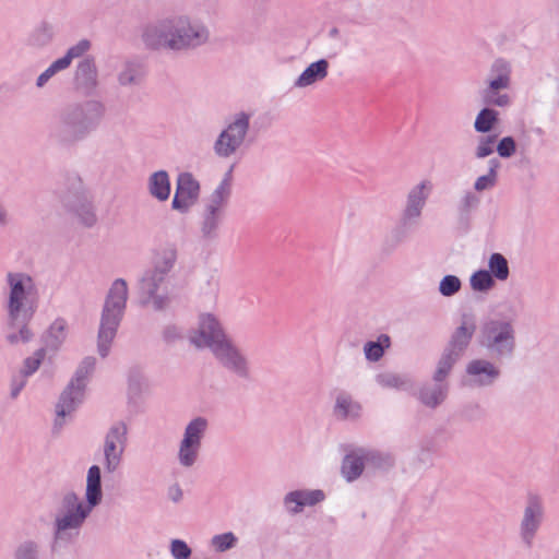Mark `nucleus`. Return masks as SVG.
Instances as JSON below:
<instances>
[{
	"label": "nucleus",
	"mask_w": 559,
	"mask_h": 559,
	"mask_svg": "<svg viewBox=\"0 0 559 559\" xmlns=\"http://www.w3.org/2000/svg\"><path fill=\"white\" fill-rule=\"evenodd\" d=\"M209 29L186 15L163 19L145 27L142 39L153 50L187 51L209 40Z\"/></svg>",
	"instance_id": "nucleus-1"
},
{
	"label": "nucleus",
	"mask_w": 559,
	"mask_h": 559,
	"mask_svg": "<svg viewBox=\"0 0 559 559\" xmlns=\"http://www.w3.org/2000/svg\"><path fill=\"white\" fill-rule=\"evenodd\" d=\"M106 107L98 99H85L63 107L51 127L50 136L61 145L84 141L102 124Z\"/></svg>",
	"instance_id": "nucleus-2"
},
{
	"label": "nucleus",
	"mask_w": 559,
	"mask_h": 559,
	"mask_svg": "<svg viewBox=\"0 0 559 559\" xmlns=\"http://www.w3.org/2000/svg\"><path fill=\"white\" fill-rule=\"evenodd\" d=\"M127 300V282L123 278L115 280L105 297L97 334V350L103 358L109 354L110 345L126 311Z\"/></svg>",
	"instance_id": "nucleus-3"
},
{
	"label": "nucleus",
	"mask_w": 559,
	"mask_h": 559,
	"mask_svg": "<svg viewBox=\"0 0 559 559\" xmlns=\"http://www.w3.org/2000/svg\"><path fill=\"white\" fill-rule=\"evenodd\" d=\"M61 510L62 512L56 515L52 524V550L76 538L93 511L86 500L81 501L74 491H68L63 495Z\"/></svg>",
	"instance_id": "nucleus-4"
},
{
	"label": "nucleus",
	"mask_w": 559,
	"mask_h": 559,
	"mask_svg": "<svg viewBox=\"0 0 559 559\" xmlns=\"http://www.w3.org/2000/svg\"><path fill=\"white\" fill-rule=\"evenodd\" d=\"M479 342L498 360L513 358L516 349V332L511 318L486 319L479 331Z\"/></svg>",
	"instance_id": "nucleus-5"
},
{
	"label": "nucleus",
	"mask_w": 559,
	"mask_h": 559,
	"mask_svg": "<svg viewBox=\"0 0 559 559\" xmlns=\"http://www.w3.org/2000/svg\"><path fill=\"white\" fill-rule=\"evenodd\" d=\"M96 359L92 356L83 358L73 378L67 384L56 405L57 418L55 427H62L67 415H70L83 402L87 377L94 371Z\"/></svg>",
	"instance_id": "nucleus-6"
},
{
	"label": "nucleus",
	"mask_w": 559,
	"mask_h": 559,
	"mask_svg": "<svg viewBox=\"0 0 559 559\" xmlns=\"http://www.w3.org/2000/svg\"><path fill=\"white\" fill-rule=\"evenodd\" d=\"M7 281L10 286L8 313L9 318L16 321L19 316L32 319L36 306L31 296L35 293L33 278L25 273H8Z\"/></svg>",
	"instance_id": "nucleus-7"
},
{
	"label": "nucleus",
	"mask_w": 559,
	"mask_h": 559,
	"mask_svg": "<svg viewBox=\"0 0 559 559\" xmlns=\"http://www.w3.org/2000/svg\"><path fill=\"white\" fill-rule=\"evenodd\" d=\"M178 260V248L175 242H167L155 249L152 254V267L147 269L139 282L148 296L157 292L174 270Z\"/></svg>",
	"instance_id": "nucleus-8"
},
{
	"label": "nucleus",
	"mask_w": 559,
	"mask_h": 559,
	"mask_svg": "<svg viewBox=\"0 0 559 559\" xmlns=\"http://www.w3.org/2000/svg\"><path fill=\"white\" fill-rule=\"evenodd\" d=\"M60 201L68 211L74 213L82 225L93 227L97 222L94 205L80 177L69 179L66 191L60 193Z\"/></svg>",
	"instance_id": "nucleus-9"
},
{
	"label": "nucleus",
	"mask_w": 559,
	"mask_h": 559,
	"mask_svg": "<svg viewBox=\"0 0 559 559\" xmlns=\"http://www.w3.org/2000/svg\"><path fill=\"white\" fill-rule=\"evenodd\" d=\"M190 343L198 349L209 348L215 354L231 338L226 334L221 321L212 313H202L199 317L198 329L189 335Z\"/></svg>",
	"instance_id": "nucleus-10"
},
{
	"label": "nucleus",
	"mask_w": 559,
	"mask_h": 559,
	"mask_svg": "<svg viewBox=\"0 0 559 559\" xmlns=\"http://www.w3.org/2000/svg\"><path fill=\"white\" fill-rule=\"evenodd\" d=\"M250 127V115L240 111L234 120L224 129L214 143V152L217 156L227 158L242 145Z\"/></svg>",
	"instance_id": "nucleus-11"
},
{
	"label": "nucleus",
	"mask_w": 559,
	"mask_h": 559,
	"mask_svg": "<svg viewBox=\"0 0 559 559\" xmlns=\"http://www.w3.org/2000/svg\"><path fill=\"white\" fill-rule=\"evenodd\" d=\"M545 519L543 499L535 493L526 498L525 507L519 525V536L525 548L531 549Z\"/></svg>",
	"instance_id": "nucleus-12"
},
{
	"label": "nucleus",
	"mask_w": 559,
	"mask_h": 559,
	"mask_svg": "<svg viewBox=\"0 0 559 559\" xmlns=\"http://www.w3.org/2000/svg\"><path fill=\"white\" fill-rule=\"evenodd\" d=\"M466 316H463V322L457 326L451 335V338L445 346L441 357L438 360L439 373H443V369H453L456 361L464 354L476 330L474 322L467 325L465 321Z\"/></svg>",
	"instance_id": "nucleus-13"
},
{
	"label": "nucleus",
	"mask_w": 559,
	"mask_h": 559,
	"mask_svg": "<svg viewBox=\"0 0 559 559\" xmlns=\"http://www.w3.org/2000/svg\"><path fill=\"white\" fill-rule=\"evenodd\" d=\"M207 426V419L201 416L187 425L178 452L179 463L183 467H191L195 463Z\"/></svg>",
	"instance_id": "nucleus-14"
},
{
	"label": "nucleus",
	"mask_w": 559,
	"mask_h": 559,
	"mask_svg": "<svg viewBox=\"0 0 559 559\" xmlns=\"http://www.w3.org/2000/svg\"><path fill=\"white\" fill-rule=\"evenodd\" d=\"M127 441V425L123 421L115 423L107 431L104 441V465L108 473H114L120 465Z\"/></svg>",
	"instance_id": "nucleus-15"
},
{
	"label": "nucleus",
	"mask_w": 559,
	"mask_h": 559,
	"mask_svg": "<svg viewBox=\"0 0 559 559\" xmlns=\"http://www.w3.org/2000/svg\"><path fill=\"white\" fill-rule=\"evenodd\" d=\"M443 373H439V364L432 374L433 383H424L417 394V400L426 407L436 409L444 403L449 395L450 384L447 378L451 373V369H443Z\"/></svg>",
	"instance_id": "nucleus-16"
},
{
	"label": "nucleus",
	"mask_w": 559,
	"mask_h": 559,
	"mask_svg": "<svg viewBox=\"0 0 559 559\" xmlns=\"http://www.w3.org/2000/svg\"><path fill=\"white\" fill-rule=\"evenodd\" d=\"M425 182H420L415 186L407 195L406 207L403 212L402 223L392 231V237L395 240V245L402 242L406 235V226L414 219H417L421 215L423 207L425 206L427 194L424 192Z\"/></svg>",
	"instance_id": "nucleus-17"
},
{
	"label": "nucleus",
	"mask_w": 559,
	"mask_h": 559,
	"mask_svg": "<svg viewBox=\"0 0 559 559\" xmlns=\"http://www.w3.org/2000/svg\"><path fill=\"white\" fill-rule=\"evenodd\" d=\"M213 356L229 372L240 379H250V364L246 355L230 341Z\"/></svg>",
	"instance_id": "nucleus-18"
},
{
	"label": "nucleus",
	"mask_w": 559,
	"mask_h": 559,
	"mask_svg": "<svg viewBox=\"0 0 559 559\" xmlns=\"http://www.w3.org/2000/svg\"><path fill=\"white\" fill-rule=\"evenodd\" d=\"M73 85L85 96H91L96 92L98 69L93 56H85L78 62L73 74Z\"/></svg>",
	"instance_id": "nucleus-19"
},
{
	"label": "nucleus",
	"mask_w": 559,
	"mask_h": 559,
	"mask_svg": "<svg viewBox=\"0 0 559 559\" xmlns=\"http://www.w3.org/2000/svg\"><path fill=\"white\" fill-rule=\"evenodd\" d=\"M471 384L478 388L491 386L501 376V370L492 361L484 358L472 359L465 368Z\"/></svg>",
	"instance_id": "nucleus-20"
},
{
	"label": "nucleus",
	"mask_w": 559,
	"mask_h": 559,
	"mask_svg": "<svg viewBox=\"0 0 559 559\" xmlns=\"http://www.w3.org/2000/svg\"><path fill=\"white\" fill-rule=\"evenodd\" d=\"M480 198L473 191H465L455 206L454 230L457 235L469 231L473 222V213L478 209Z\"/></svg>",
	"instance_id": "nucleus-21"
},
{
	"label": "nucleus",
	"mask_w": 559,
	"mask_h": 559,
	"mask_svg": "<svg viewBox=\"0 0 559 559\" xmlns=\"http://www.w3.org/2000/svg\"><path fill=\"white\" fill-rule=\"evenodd\" d=\"M325 498L320 489L313 490H294L285 495L283 502L290 514H297L302 511L304 507L316 506Z\"/></svg>",
	"instance_id": "nucleus-22"
},
{
	"label": "nucleus",
	"mask_w": 559,
	"mask_h": 559,
	"mask_svg": "<svg viewBox=\"0 0 559 559\" xmlns=\"http://www.w3.org/2000/svg\"><path fill=\"white\" fill-rule=\"evenodd\" d=\"M224 218L225 210L204 207L200 221L201 237L206 241L216 240Z\"/></svg>",
	"instance_id": "nucleus-23"
},
{
	"label": "nucleus",
	"mask_w": 559,
	"mask_h": 559,
	"mask_svg": "<svg viewBox=\"0 0 559 559\" xmlns=\"http://www.w3.org/2000/svg\"><path fill=\"white\" fill-rule=\"evenodd\" d=\"M365 468L364 447L353 449L342 460L341 473L348 483L358 479Z\"/></svg>",
	"instance_id": "nucleus-24"
},
{
	"label": "nucleus",
	"mask_w": 559,
	"mask_h": 559,
	"mask_svg": "<svg viewBox=\"0 0 559 559\" xmlns=\"http://www.w3.org/2000/svg\"><path fill=\"white\" fill-rule=\"evenodd\" d=\"M67 321L63 318H57L43 334L41 341L46 353H57L67 338Z\"/></svg>",
	"instance_id": "nucleus-25"
},
{
	"label": "nucleus",
	"mask_w": 559,
	"mask_h": 559,
	"mask_svg": "<svg viewBox=\"0 0 559 559\" xmlns=\"http://www.w3.org/2000/svg\"><path fill=\"white\" fill-rule=\"evenodd\" d=\"M329 61L324 58L311 62L294 82L295 87L304 88L324 80L329 73Z\"/></svg>",
	"instance_id": "nucleus-26"
},
{
	"label": "nucleus",
	"mask_w": 559,
	"mask_h": 559,
	"mask_svg": "<svg viewBox=\"0 0 559 559\" xmlns=\"http://www.w3.org/2000/svg\"><path fill=\"white\" fill-rule=\"evenodd\" d=\"M85 500L92 509L99 506L103 500L102 471L98 465H92L87 471Z\"/></svg>",
	"instance_id": "nucleus-27"
},
{
	"label": "nucleus",
	"mask_w": 559,
	"mask_h": 559,
	"mask_svg": "<svg viewBox=\"0 0 559 559\" xmlns=\"http://www.w3.org/2000/svg\"><path fill=\"white\" fill-rule=\"evenodd\" d=\"M333 414L340 420H355L360 417L361 405L347 393H340L336 396Z\"/></svg>",
	"instance_id": "nucleus-28"
},
{
	"label": "nucleus",
	"mask_w": 559,
	"mask_h": 559,
	"mask_svg": "<svg viewBox=\"0 0 559 559\" xmlns=\"http://www.w3.org/2000/svg\"><path fill=\"white\" fill-rule=\"evenodd\" d=\"M365 464L368 471L389 472L395 465L394 456L389 452L364 448Z\"/></svg>",
	"instance_id": "nucleus-29"
},
{
	"label": "nucleus",
	"mask_w": 559,
	"mask_h": 559,
	"mask_svg": "<svg viewBox=\"0 0 559 559\" xmlns=\"http://www.w3.org/2000/svg\"><path fill=\"white\" fill-rule=\"evenodd\" d=\"M509 87L504 85H497L495 82L487 81L486 87L480 91V98L483 104L488 107H508L511 105V97L502 91Z\"/></svg>",
	"instance_id": "nucleus-30"
},
{
	"label": "nucleus",
	"mask_w": 559,
	"mask_h": 559,
	"mask_svg": "<svg viewBox=\"0 0 559 559\" xmlns=\"http://www.w3.org/2000/svg\"><path fill=\"white\" fill-rule=\"evenodd\" d=\"M147 189L150 194L156 200L164 202L170 195V179L166 170H157L153 173L147 180Z\"/></svg>",
	"instance_id": "nucleus-31"
},
{
	"label": "nucleus",
	"mask_w": 559,
	"mask_h": 559,
	"mask_svg": "<svg viewBox=\"0 0 559 559\" xmlns=\"http://www.w3.org/2000/svg\"><path fill=\"white\" fill-rule=\"evenodd\" d=\"M374 380L383 389L411 391L414 386V382L409 376L391 371L376 374Z\"/></svg>",
	"instance_id": "nucleus-32"
},
{
	"label": "nucleus",
	"mask_w": 559,
	"mask_h": 559,
	"mask_svg": "<svg viewBox=\"0 0 559 559\" xmlns=\"http://www.w3.org/2000/svg\"><path fill=\"white\" fill-rule=\"evenodd\" d=\"M31 320L32 319H26L23 316H19L16 321L9 318V325L13 331L7 334V342L11 345L28 343L34 336V333L28 328Z\"/></svg>",
	"instance_id": "nucleus-33"
},
{
	"label": "nucleus",
	"mask_w": 559,
	"mask_h": 559,
	"mask_svg": "<svg viewBox=\"0 0 559 559\" xmlns=\"http://www.w3.org/2000/svg\"><path fill=\"white\" fill-rule=\"evenodd\" d=\"M10 559H43V546L38 540L23 539L14 546Z\"/></svg>",
	"instance_id": "nucleus-34"
},
{
	"label": "nucleus",
	"mask_w": 559,
	"mask_h": 559,
	"mask_svg": "<svg viewBox=\"0 0 559 559\" xmlns=\"http://www.w3.org/2000/svg\"><path fill=\"white\" fill-rule=\"evenodd\" d=\"M499 123V112L488 106L481 108L476 115L474 129L478 133H489Z\"/></svg>",
	"instance_id": "nucleus-35"
},
{
	"label": "nucleus",
	"mask_w": 559,
	"mask_h": 559,
	"mask_svg": "<svg viewBox=\"0 0 559 559\" xmlns=\"http://www.w3.org/2000/svg\"><path fill=\"white\" fill-rule=\"evenodd\" d=\"M177 194L186 195L190 201H197L200 193V183L190 173H181L177 177L176 191Z\"/></svg>",
	"instance_id": "nucleus-36"
},
{
	"label": "nucleus",
	"mask_w": 559,
	"mask_h": 559,
	"mask_svg": "<svg viewBox=\"0 0 559 559\" xmlns=\"http://www.w3.org/2000/svg\"><path fill=\"white\" fill-rule=\"evenodd\" d=\"M487 81L495 82L497 85H504L510 87L511 85V66L502 59H496L489 70V78Z\"/></svg>",
	"instance_id": "nucleus-37"
},
{
	"label": "nucleus",
	"mask_w": 559,
	"mask_h": 559,
	"mask_svg": "<svg viewBox=\"0 0 559 559\" xmlns=\"http://www.w3.org/2000/svg\"><path fill=\"white\" fill-rule=\"evenodd\" d=\"M55 31L53 26L47 22H41L34 31L29 34L28 45L34 48H44L51 44L53 39Z\"/></svg>",
	"instance_id": "nucleus-38"
},
{
	"label": "nucleus",
	"mask_w": 559,
	"mask_h": 559,
	"mask_svg": "<svg viewBox=\"0 0 559 559\" xmlns=\"http://www.w3.org/2000/svg\"><path fill=\"white\" fill-rule=\"evenodd\" d=\"M230 178L229 173L226 177L219 182L216 189L212 192L209 203L204 207H215L216 210H225V205L228 202L230 197Z\"/></svg>",
	"instance_id": "nucleus-39"
},
{
	"label": "nucleus",
	"mask_w": 559,
	"mask_h": 559,
	"mask_svg": "<svg viewBox=\"0 0 559 559\" xmlns=\"http://www.w3.org/2000/svg\"><path fill=\"white\" fill-rule=\"evenodd\" d=\"M501 163L498 158L493 157L488 162V173L479 176L474 182V189L478 192L493 188L498 179V169Z\"/></svg>",
	"instance_id": "nucleus-40"
},
{
	"label": "nucleus",
	"mask_w": 559,
	"mask_h": 559,
	"mask_svg": "<svg viewBox=\"0 0 559 559\" xmlns=\"http://www.w3.org/2000/svg\"><path fill=\"white\" fill-rule=\"evenodd\" d=\"M488 266L489 270L487 271L490 273L493 280L497 278L499 281H506L510 275L509 262L507 258L499 252H493L490 254Z\"/></svg>",
	"instance_id": "nucleus-41"
},
{
	"label": "nucleus",
	"mask_w": 559,
	"mask_h": 559,
	"mask_svg": "<svg viewBox=\"0 0 559 559\" xmlns=\"http://www.w3.org/2000/svg\"><path fill=\"white\" fill-rule=\"evenodd\" d=\"M469 284L473 290L484 293L491 289L496 282L487 270L481 269L472 274Z\"/></svg>",
	"instance_id": "nucleus-42"
},
{
	"label": "nucleus",
	"mask_w": 559,
	"mask_h": 559,
	"mask_svg": "<svg viewBox=\"0 0 559 559\" xmlns=\"http://www.w3.org/2000/svg\"><path fill=\"white\" fill-rule=\"evenodd\" d=\"M139 295L141 306L145 307L152 304L156 311L164 310L169 304V297L166 295H157V292H154L152 296L145 294L142 289V282H139Z\"/></svg>",
	"instance_id": "nucleus-43"
},
{
	"label": "nucleus",
	"mask_w": 559,
	"mask_h": 559,
	"mask_svg": "<svg viewBox=\"0 0 559 559\" xmlns=\"http://www.w3.org/2000/svg\"><path fill=\"white\" fill-rule=\"evenodd\" d=\"M146 386V382L144 376L139 367H132L128 371V391L132 396H139L144 388Z\"/></svg>",
	"instance_id": "nucleus-44"
},
{
	"label": "nucleus",
	"mask_w": 559,
	"mask_h": 559,
	"mask_svg": "<svg viewBox=\"0 0 559 559\" xmlns=\"http://www.w3.org/2000/svg\"><path fill=\"white\" fill-rule=\"evenodd\" d=\"M46 356V348H38L35 350L33 356L26 357L23 360V366L20 370V373L25 376L26 378L34 374L40 367L43 360Z\"/></svg>",
	"instance_id": "nucleus-45"
},
{
	"label": "nucleus",
	"mask_w": 559,
	"mask_h": 559,
	"mask_svg": "<svg viewBox=\"0 0 559 559\" xmlns=\"http://www.w3.org/2000/svg\"><path fill=\"white\" fill-rule=\"evenodd\" d=\"M91 49V41L88 39H81L75 45L71 46L66 55L59 58L63 64L69 68L72 60L83 57Z\"/></svg>",
	"instance_id": "nucleus-46"
},
{
	"label": "nucleus",
	"mask_w": 559,
	"mask_h": 559,
	"mask_svg": "<svg viewBox=\"0 0 559 559\" xmlns=\"http://www.w3.org/2000/svg\"><path fill=\"white\" fill-rule=\"evenodd\" d=\"M238 538L233 532L214 535L211 539V546L217 552H225L236 546Z\"/></svg>",
	"instance_id": "nucleus-47"
},
{
	"label": "nucleus",
	"mask_w": 559,
	"mask_h": 559,
	"mask_svg": "<svg viewBox=\"0 0 559 559\" xmlns=\"http://www.w3.org/2000/svg\"><path fill=\"white\" fill-rule=\"evenodd\" d=\"M462 282L456 275H444L439 283V293L443 297H452L460 292Z\"/></svg>",
	"instance_id": "nucleus-48"
},
{
	"label": "nucleus",
	"mask_w": 559,
	"mask_h": 559,
	"mask_svg": "<svg viewBox=\"0 0 559 559\" xmlns=\"http://www.w3.org/2000/svg\"><path fill=\"white\" fill-rule=\"evenodd\" d=\"M118 82L122 86L140 83L139 70L132 62H127L124 69L118 74Z\"/></svg>",
	"instance_id": "nucleus-49"
},
{
	"label": "nucleus",
	"mask_w": 559,
	"mask_h": 559,
	"mask_svg": "<svg viewBox=\"0 0 559 559\" xmlns=\"http://www.w3.org/2000/svg\"><path fill=\"white\" fill-rule=\"evenodd\" d=\"M496 142H497L496 134L480 136L478 140L476 150H475L476 158H485V157L491 155L495 151Z\"/></svg>",
	"instance_id": "nucleus-50"
},
{
	"label": "nucleus",
	"mask_w": 559,
	"mask_h": 559,
	"mask_svg": "<svg viewBox=\"0 0 559 559\" xmlns=\"http://www.w3.org/2000/svg\"><path fill=\"white\" fill-rule=\"evenodd\" d=\"M67 67L60 59L55 60L43 73H40L36 80V86L41 88L46 83L58 72L66 70Z\"/></svg>",
	"instance_id": "nucleus-51"
},
{
	"label": "nucleus",
	"mask_w": 559,
	"mask_h": 559,
	"mask_svg": "<svg viewBox=\"0 0 559 559\" xmlns=\"http://www.w3.org/2000/svg\"><path fill=\"white\" fill-rule=\"evenodd\" d=\"M496 150L500 157L510 158L516 152V142L511 135L503 136L497 143Z\"/></svg>",
	"instance_id": "nucleus-52"
},
{
	"label": "nucleus",
	"mask_w": 559,
	"mask_h": 559,
	"mask_svg": "<svg viewBox=\"0 0 559 559\" xmlns=\"http://www.w3.org/2000/svg\"><path fill=\"white\" fill-rule=\"evenodd\" d=\"M170 554L175 559H189L192 550L182 539H173L170 543Z\"/></svg>",
	"instance_id": "nucleus-53"
},
{
	"label": "nucleus",
	"mask_w": 559,
	"mask_h": 559,
	"mask_svg": "<svg viewBox=\"0 0 559 559\" xmlns=\"http://www.w3.org/2000/svg\"><path fill=\"white\" fill-rule=\"evenodd\" d=\"M364 353L369 361H378L384 354V348L379 342L369 341L364 346Z\"/></svg>",
	"instance_id": "nucleus-54"
},
{
	"label": "nucleus",
	"mask_w": 559,
	"mask_h": 559,
	"mask_svg": "<svg viewBox=\"0 0 559 559\" xmlns=\"http://www.w3.org/2000/svg\"><path fill=\"white\" fill-rule=\"evenodd\" d=\"M27 383V378L22 373L13 376L10 381V396L12 400H15L21 391L25 388Z\"/></svg>",
	"instance_id": "nucleus-55"
},
{
	"label": "nucleus",
	"mask_w": 559,
	"mask_h": 559,
	"mask_svg": "<svg viewBox=\"0 0 559 559\" xmlns=\"http://www.w3.org/2000/svg\"><path fill=\"white\" fill-rule=\"evenodd\" d=\"M194 203V201H190V199L182 194H177L175 192V195L171 201V207L173 210L179 211L181 213H187L190 209V206Z\"/></svg>",
	"instance_id": "nucleus-56"
},
{
	"label": "nucleus",
	"mask_w": 559,
	"mask_h": 559,
	"mask_svg": "<svg viewBox=\"0 0 559 559\" xmlns=\"http://www.w3.org/2000/svg\"><path fill=\"white\" fill-rule=\"evenodd\" d=\"M481 408L479 404H468L462 409V416L467 420H475L480 417Z\"/></svg>",
	"instance_id": "nucleus-57"
},
{
	"label": "nucleus",
	"mask_w": 559,
	"mask_h": 559,
	"mask_svg": "<svg viewBox=\"0 0 559 559\" xmlns=\"http://www.w3.org/2000/svg\"><path fill=\"white\" fill-rule=\"evenodd\" d=\"M180 337H181V334L176 325L169 324L164 328L163 338L165 342L174 343L175 341L179 340Z\"/></svg>",
	"instance_id": "nucleus-58"
},
{
	"label": "nucleus",
	"mask_w": 559,
	"mask_h": 559,
	"mask_svg": "<svg viewBox=\"0 0 559 559\" xmlns=\"http://www.w3.org/2000/svg\"><path fill=\"white\" fill-rule=\"evenodd\" d=\"M183 496L182 489L178 484H175L168 488V498L175 502L178 503L181 501Z\"/></svg>",
	"instance_id": "nucleus-59"
},
{
	"label": "nucleus",
	"mask_w": 559,
	"mask_h": 559,
	"mask_svg": "<svg viewBox=\"0 0 559 559\" xmlns=\"http://www.w3.org/2000/svg\"><path fill=\"white\" fill-rule=\"evenodd\" d=\"M9 223L8 212L3 205L0 204V226L4 227Z\"/></svg>",
	"instance_id": "nucleus-60"
},
{
	"label": "nucleus",
	"mask_w": 559,
	"mask_h": 559,
	"mask_svg": "<svg viewBox=\"0 0 559 559\" xmlns=\"http://www.w3.org/2000/svg\"><path fill=\"white\" fill-rule=\"evenodd\" d=\"M340 34V31L337 27H332L330 31H329V37L331 38H335L337 37Z\"/></svg>",
	"instance_id": "nucleus-61"
},
{
	"label": "nucleus",
	"mask_w": 559,
	"mask_h": 559,
	"mask_svg": "<svg viewBox=\"0 0 559 559\" xmlns=\"http://www.w3.org/2000/svg\"><path fill=\"white\" fill-rule=\"evenodd\" d=\"M380 338H383L388 343L390 342V337L388 335H385V334L381 335Z\"/></svg>",
	"instance_id": "nucleus-62"
}]
</instances>
